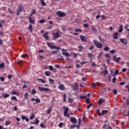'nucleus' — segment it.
I'll list each match as a JSON object with an SVG mask.
<instances>
[{"instance_id": "nucleus-41", "label": "nucleus", "mask_w": 129, "mask_h": 129, "mask_svg": "<svg viewBox=\"0 0 129 129\" xmlns=\"http://www.w3.org/2000/svg\"><path fill=\"white\" fill-rule=\"evenodd\" d=\"M68 113V107H67L65 110H64V114H66V113Z\"/></svg>"}, {"instance_id": "nucleus-2", "label": "nucleus", "mask_w": 129, "mask_h": 129, "mask_svg": "<svg viewBox=\"0 0 129 129\" xmlns=\"http://www.w3.org/2000/svg\"><path fill=\"white\" fill-rule=\"evenodd\" d=\"M56 16L59 18H64V17H66V14L61 11H57L56 12Z\"/></svg>"}, {"instance_id": "nucleus-10", "label": "nucleus", "mask_w": 129, "mask_h": 129, "mask_svg": "<svg viewBox=\"0 0 129 129\" xmlns=\"http://www.w3.org/2000/svg\"><path fill=\"white\" fill-rule=\"evenodd\" d=\"M119 41L121 43L124 44V45H126V44H127V40L125 39L121 38L119 39Z\"/></svg>"}, {"instance_id": "nucleus-32", "label": "nucleus", "mask_w": 129, "mask_h": 129, "mask_svg": "<svg viewBox=\"0 0 129 129\" xmlns=\"http://www.w3.org/2000/svg\"><path fill=\"white\" fill-rule=\"evenodd\" d=\"M45 22H46V21L45 20V19H42V20H40L39 21V23H40V24H44V23H45Z\"/></svg>"}, {"instance_id": "nucleus-13", "label": "nucleus", "mask_w": 129, "mask_h": 129, "mask_svg": "<svg viewBox=\"0 0 129 129\" xmlns=\"http://www.w3.org/2000/svg\"><path fill=\"white\" fill-rule=\"evenodd\" d=\"M70 120L71 122H73L74 123H76V122H77V119L73 117H70Z\"/></svg>"}, {"instance_id": "nucleus-19", "label": "nucleus", "mask_w": 129, "mask_h": 129, "mask_svg": "<svg viewBox=\"0 0 129 129\" xmlns=\"http://www.w3.org/2000/svg\"><path fill=\"white\" fill-rule=\"evenodd\" d=\"M49 69L50 70V71H54V72H56V69L53 68V66H49L48 67Z\"/></svg>"}, {"instance_id": "nucleus-62", "label": "nucleus", "mask_w": 129, "mask_h": 129, "mask_svg": "<svg viewBox=\"0 0 129 129\" xmlns=\"http://www.w3.org/2000/svg\"><path fill=\"white\" fill-rule=\"evenodd\" d=\"M124 84H125V82H124L120 83V85L121 86L124 85Z\"/></svg>"}, {"instance_id": "nucleus-28", "label": "nucleus", "mask_w": 129, "mask_h": 129, "mask_svg": "<svg viewBox=\"0 0 129 129\" xmlns=\"http://www.w3.org/2000/svg\"><path fill=\"white\" fill-rule=\"evenodd\" d=\"M4 67H5V63L2 62L0 63V70L2 69V68H4Z\"/></svg>"}, {"instance_id": "nucleus-1", "label": "nucleus", "mask_w": 129, "mask_h": 129, "mask_svg": "<svg viewBox=\"0 0 129 129\" xmlns=\"http://www.w3.org/2000/svg\"><path fill=\"white\" fill-rule=\"evenodd\" d=\"M93 43L95 45L96 47L98 48V49H101V48H102L103 45L100 42L95 39L93 41Z\"/></svg>"}, {"instance_id": "nucleus-64", "label": "nucleus", "mask_w": 129, "mask_h": 129, "mask_svg": "<svg viewBox=\"0 0 129 129\" xmlns=\"http://www.w3.org/2000/svg\"><path fill=\"white\" fill-rule=\"evenodd\" d=\"M74 91H76V90H78V87L74 88L73 89Z\"/></svg>"}, {"instance_id": "nucleus-44", "label": "nucleus", "mask_w": 129, "mask_h": 129, "mask_svg": "<svg viewBox=\"0 0 129 129\" xmlns=\"http://www.w3.org/2000/svg\"><path fill=\"white\" fill-rule=\"evenodd\" d=\"M113 92L114 95H116V94H117V91L116 90H113Z\"/></svg>"}, {"instance_id": "nucleus-37", "label": "nucleus", "mask_w": 129, "mask_h": 129, "mask_svg": "<svg viewBox=\"0 0 129 129\" xmlns=\"http://www.w3.org/2000/svg\"><path fill=\"white\" fill-rule=\"evenodd\" d=\"M92 31H93L94 32V33H95L97 31V30L95 27H92Z\"/></svg>"}, {"instance_id": "nucleus-61", "label": "nucleus", "mask_w": 129, "mask_h": 129, "mask_svg": "<svg viewBox=\"0 0 129 129\" xmlns=\"http://www.w3.org/2000/svg\"><path fill=\"white\" fill-rule=\"evenodd\" d=\"M125 87V88H127L128 90V92H129V85H127Z\"/></svg>"}, {"instance_id": "nucleus-49", "label": "nucleus", "mask_w": 129, "mask_h": 129, "mask_svg": "<svg viewBox=\"0 0 129 129\" xmlns=\"http://www.w3.org/2000/svg\"><path fill=\"white\" fill-rule=\"evenodd\" d=\"M63 101L65 102L66 101V94L63 95Z\"/></svg>"}, {"instance_id": "nucleus-50", "label": "nucleus", "mask_w": 129, "mask_h": 129, "mask_svg": "<svg viewBox=\"0 0 129 129\" xmlns=\"http://www.w3.org/2000/svg\"><path fill=\"white\" fill-rule=\"evenodd\" d=\"M24 97H25V98H26V99L28 98V93H25V94L24 95Z\"/></svg>"}, {"instance_id": "nucleus-27", "label": "nucleus", "mask_w": 129, "mask_h": 129, "mask_svg": "<svg viewBox=\"0 0 129 129\" xmlns=\"http://www.w3.org/2000/svg\"><path fill=\"white\" fill-rule=\"evenodd\" d=\"M40 3L43 7H46V3H44V0H40Z\"/></svg>"}, {"instance_id": "nucleus-60", "label": "nucleus", "mask_w": 129, "mask_h": 129, "mask_svg": "<svg viewBox=\"0 0 129 129\" xmlns=\"http://www.w3.org/2000/svg\"><path fill=\"white\" fill-rule=\"evenodd\" d=\"M84 28H88V24H85L84 25Z\"/></svg>"}, {"instance_id": "nucleus-30", "label": "nucleus", "mask_w": 129, "mask_h": 129, "mask_svg": "<svg viewBox=\"0 0 129 129\" xmlns=\"http://www.w3.org/2000/svg\"><path fill=\"white\" fill-rule=\"evenodd\" d=\"M86 102L87 103V104H89V103H90V99H89V98H87L86 99Z\"/></svg>"}, {"instance_id": "nucleus-16", "label": "nucleus", "mask_w": 129, "mask_h": 129, "mask_svg": "<svg viewBox=\"0 0 129 129\" xmlns=\"http://www.w3.org/2000/svg\"><path fill=\"white\" fill-rule=\"evenodd\" d=\"M113 59L115 61H116L117 63H118V62H119V59H120V57H117L115 56H113Z\"/></svg>"}, {"instance_id": "nucleus-12", "label": "nucleus", "mask_w": 129, "mask_h": 129, "mask_svg": "<svg viewBox=\"0 0 129 129\" xmlns=\"http://www.w3.org/2000/svg\"><path fill=\"white\" fill-rule=\"evenodd\" d=\"M103 102H105V99L100 98L98 101V104L100 105V104H101V103H103Z\"/></svg>"}, {"instance_id": "nucleus-9", "label": "nucleus", "mask_w": 129, "mask_h": 129, "mask_svg": "<svg viewBox=\"0 0 129 129\" xmlns=\"http://www.w3.org/2000/svg\"><path fill=\"white\" fill-rule=\"evenodd\" d=\"M49 32H44L43 35V37L45 39V40H48L49 39Z\"/></svg>"}, {"instance_id": "nucleus-57", "label": "nucleus", "mask_w": 129, "mask_h": 129, "mask_svg": "<svg viewBox=\"0 0 129 129\" xmlns=\"http://www.w3.org/2000/svg\"><path fill=\"white\" fill-rule=\"evenodd\" d=\"M91 106H92V104H90L89 105H88L87 109H88L89 108H90Z\"/></svg>"}, {"instance_id": "nucleus-42", "label": "nucleus", "mask_w": 129, "mask_h": 129, "mask_svg": "<svg viewBox=\"0 0 129 129\" xmlns=\"http://www.w3.org/2000/svg\"><path fill=\"white\" fill-rule=\"evenodd\" d=\"M51 110H52V108H50V109H49L47 111V114H50V113H51Z\"/></svg>"}, {"instance_id": "nucleus-46", "label": "nucleus", "mask_w": 129, "mask_h": 129, "mask_svg": "<svg viewBox=\"0 0 129 129\" xmlns=\"http://www.w3.org/2000/svg\"><path fill=\"white\" fill-rule=\"evenodd\" d=\"M73 127H76V125H71L70 129L73 128Z\"/></svg>"}, {"instance_id": "nucleus-29", "label": "nucleus", "mask_w": 129, "mask_h": 129, "mask_svg": "<svg viewBox=\"0 0 129 129\" xmlns=\"http://www.w3.org/2000/svg\"><path fill=\"white\" fill-rule=\"evenodd\" d=\"M8 11L10 14H15V11L12 10L10 8L8 9Z\"/></svg>"}, {"instance_id": "nucleus-24", "label": "nucleus", "mask_w": 129, "mask_h": 129, "mask_svg": "<svg viewBox=\"0 0 129 129\" xmlns=\"http://www.w3.org/2000/svg\"><path fill=\"white\" fill-rule=\"evenodd\" d=\"M45 75H46V76H50V74H51V72H49V71H46L44 73Z\"/></svg>"}, {"instance_id": "nucleus-48", "label": "nucleus", "mask_w": 129, "mask_h": 129, "mask_svg": "<svg viewBox=\"0 0 129 129\" xmlns=\"http://www.w3.org/2000/svg\"><path fill=\"white\" fill-rule=\"evenodd\" d=\"M27 56H28V54H23L22 55V58H25V57H27Z\"/></svg>"}, {"instance_id": "nucleus-47", "label": "nucleus", "mask_w": 129, "mask_h": 129, "mask_svg": "<svg viewBox=\"0 0 129 129\" xmlns=\"http://www.w3.org/2000/svg\"><path fill=\"white\" fill-rule=\"evenodd\" d=\"M31 14H32V15H36V10H35V9H33L32 13H31Z\"/></svg>"}, {"instance_id": "nucleus-43", "label": "nucleus", "mask_w": 129, "mask_h": 129, "mask_svg": "<svg viewBox=\"0 0 129 129\" xmlns=\"http://www.w3.org/2000/svg\"><path fill=\"white\" fill-rule=\"evenodd\" d=\"M115 52H116L115 50H112L110 51V53H111V54H114Z\"/></svg>"}, {"instance_id": "nucleus-17", "label": "nucleus", "mask_w": 129, "mask_h": 129, "mask_svg": "<svg viewBox=\"0 0 129 129\" xmlns=\"http://www.w3.org/2000/svg\"><path fill=\"white\" fill-rule=\"evenodd\" d=\"M118 36V32H115L113 34V39H115V40H116L117 39V36Z\"/></svg>"}, {"instance_id": "nucleus-22", "label": "nucleus", "mask_w": 129, "mask_h": 129, "mask_svg": "<svg viewBox=\"0 0 129 129\" xmlns=\"http://www.w3.org/2000/svg\"><path fill=\"white\" fill-rule=\"evenodd\" d=\"M48 81L50 82V84H54V80H53V79L49 78Z\"/></svg>"}, {"instance_id": "nucleus-20", "label": "nucleus", "mask_w": 129, "mask_h": 129, "mask_svg": "<svg viewBox=\"0 0 129 129\" xmlns=\"http://www.w3.org/2000/svg\"><path fill=\"white\" fill-rule=\"evenodd\" d=\"M122 31H123V27L122 25H120V27L119 28L118 32L121 33V32H122Z\"/></svg>"}, {"instance_id": "nucleus-7", "label": "nucleus", "mask_w": 129, "mask_h": 129, "mask_svg": "<svg viewBox=\"0 0 129 129\" xmlns=\"http://www.w3.org/2000/svg\"><path fill=\"white\" fill-rule=\"evenodd\" d=\"M105 56L107 62L108 63V64H109V63H110V54L107 53L105 54Z\"/></svg>"}, {"instance_id": "nucleus-5", "label": "nucleus", "mask_w": 129, "mask_h": 129, "mask_svg": "<svg viewBox=\"0 0 129 129\" xmlns=\"http://www.w3.org/2000/svg\"><path fill=\"white\" fill-rule=\"evenodd\" d=\"M52 36L53 37V40H56L58 38H60V34H59V31H57L56 33H52Z\"/></svg>"}, {"instance_id": "nucleus-63", "label": "nucleus", "mask_w": 129, "mask_h": 129, "mask_svg": "<svg viewBox=\"0 0 129 129\" xmlns=\"http://www.w3.org/2000/svg\"><path fill=\"white\" fill-rule=\"evenodd\" d=\"M39 53H43L44 52V50L43 49H40L38 50Z\"/></svg>"}, {"instance_id": "nucleus-33", "label": "nucleus", "mask_w": 129, "mask_h": 129, "mask_svg": "<svg viewBox=\"0 0 129 129\" xmlns=\"http://www.w3.org/2000/svg\"><path fill=\"white\" fill-rule=\"evenodd\" d=\"M68 102H69L70 103L73 102V99H72L71 98H69Z\"/></svg>"}, {"instance_id": "nucleus-18", "label": "nucleus", "mask_w": 129, "mask_h": 129, "mask_svg": "<svg viewBox=\"0 0 129 129\" xmlns=\"http://www.w3.org/2000/svg\"><path fill=\"white\" fill-rule=\"evenodd\" d=\"M107 73H108V71L107 70H105V71L102 72L101 74V75H104V76H105Z\"/></svg>"}, {"instance_id": "nucleus-54", "label": "nucleus", "mask_w": 129, "mask_h": 129, "mask_svg": "<svg viewBox=\"0 0 129 129\" xmlns=\"http://www.w3.org/2000/svg\"><path fill=\"white\" fill-rule=\"evenodd\" d=\"M115 80H116V78H113L112 79V82H113V83H115Z\"/></svg>"}, {"instance_id": "nucleus-21", "label": "nucleus", "mask_w": 129, "mask_h": 129, "mask_svg": "<svg viewBox=\"0 0 129 129\" xmlns=\"http://www.w3.org/2000/svg\"><path fill=\"white\" fill-rule=\"evenodd\" d=\"M37 81H39V82H41L42 83H45V80L42 79H37L36 80Z\"/></svg>"}, {"instance_id": "nucleus-38", "label": "nucleus", "mask_w": 129, "mask_h": 129, "mask_svg": "<svg viewBox=\"0 0 129 129\" xmlns=\"http://www.w3.org/2000/svg\"><path fill=\"white\" fill-rule=\"evenodd\" d=\"M35 101L37 103H40L41 102V100L39 99H35Z\"/></svg>"}, {"instance_id": "nucleus-6", "label": "nucleus", "mask_w": 129, "mask_h": 129, "mask_svg": "<svg viewBox=\"0 0 129 129\" xmlns=\"http://www.w3.org/2000/svg\"><path fill=\"white\" fill-rule=\"evenodd\" d=\"M58 86V88L59 89H60V90H65V87H64V85L63 84H61V83L60 82H58L57 83Z\"/></svg>"}, {"instance_id": "nucleus-40", "label": "nucleus", "mask_w": 129, "mask_h": 129, "mask_svg": "<svg viewBox=\"0 0 129 129\" xmlns=\"http://www.w3.org/2000/svg\"><path fill=\"white\" fill-rule=\"evenodd\" d=\"M39 123V119H35V122L34 123V124H38Z\"/></svg>"}, {"instance_id": "nucleus-34", "label": "nucleus", "mask_w": 129, "mask_h": 129, "mask_svg": "<svg viewBox=\"0 0 129 129\" xmlns=\"http://www.w3.org/2000/svg\"><path fill=\"white\" fill-rule=\"evenodd\" d=\"M35 118V115L32 113L31 115L30 116V119H34Z\"/></svg>"}, {"instance_id": "nucleus-56", "label": "nucleus", "mask_w": 129, "mask_h": 129, "mask_svg": "<svg viewBox=\"0 0 129 129\" xmlns=\"http://www.w3.org/2000/svg\"><path fill=\"white\" fill-rule=\"evenodd\" d=\"M95 86H96V84H95V83H92V88H94V87H95Z\"/></svg>"}, {"instance_id": "nucleus-23", "label": "nucleus", "mask_w": 129, "mask_h": 129, "mask_svg": "<svg viewBox=\"0 0 129 129\" xmlns=\"http://www.w3.org/2000/svg\"><path fill=\"white\" fill-rule=\"evenodd\" d=\"M108 111L107 110H102L101 113V115H103L104 114L107 113Z\"/></svg>"}, {"instance_id": "nucleus-26", "label": "nucleus", "mask_w": 129, "mask_h": 129, "mask_svg": "<svg viewBox=\"0 0 129 129\" xmlns=\"http://www.w3.org/2000/svg\"><path fill=\"white\" fill-rule=\"evenodd\" d=\"M2 96H3V97H4V98H7V97H9L10 96V94H3L2 95Z\"/></svg>"}, {"instance_id": "nucleus-8", "label": "nucleus", "mask_w": 129, "mask_h": 129, "mask_svg": "<svg viewBox=\"0 0 129 129\" xmlns=\"http://www.w3.org/2000/svg\"><path fill=\"white\" fill-rule=\"evenodd\" d=\"M38 89L41 92H43V91H49L50 89L48 88H43L41 87H38Z\"/></svg>"}, {"instance_id": "nucleus-3", "label": "nucleus", "mask_w": 129, "mask_h": 129, "mask_svg": "<svg viewBox=\"0 0 129 129\" xmlns=\"http://www.w3.org/2000/svg\"><path fill=\"white\" fill-rule=\"evenodd\" d=\"M23 10H24V8L22 6V5L18 6L16 13L17 16H19L20 14L22 13Z\"/></svg>"}, {"instance_id": "nucleus-45", "label": "nucleus", "mask_w": 129, "mask_h": 129, "mask_svg": "<svg viewBox=\"0 0 129 129\" xmlns=\"http://www.w3.org/2000/svg\"><path fill=\"white\" fill-rule=\"evenodd\" d=\"M75 32H82V30L80 29H77L75 30Z\"/></svg>"}, {"instance_id": "nucleus-53", "label": "nucleus", "mask_w": 129, "mask_h": 129, "mask_svg": "<svg viewBox=\"0 0 129 129\" xmlns=\"http://www.w3.org/2000/svg\"><path fill=\"white\" fill-rule=\"evenodd\" d=\"M0 80L1 81H5V78H4V77H1V78H0Z\"/></svg>"}, {"instance_id": "nucleus-58", "label": "nucleus", "mask_w": 129, "mask_h": 129, "mask_svg": "<svg viewBox=\"0 0 129 129\" xmlns=\"http://www.w3.org/2000/svg\"><path fill=\"white\" fill-rule=\"evenodd\" d=\"M86 96H82V95H81V96H80V98H82V99H85V98H86Z\"/></svg>"}, {"instance_id": "nucleus-51", "label": "nucleus", "mask_w": 129, "mask_h": 129, "mask_svg": "<svg viewBox=\"0 0 129 129\" xmlns=\"http://www.w3.org/2000/svg\"><path fill=\"white\" fill-rule=\"evenodd\" d=\"M97 112L98 113L99 115H101V113H100L99 109L97 110Z\"/></svg>"}, {"instance_id": "nucleus-15", "label": "nucleus", "mask_w": 129, "mask_h": 129, "mask_svg": "<svg viewBox=\"0 0 129 129\" xmlns=\"http://www.w3.org/2000/svg\"><path fill=\"white\" fill-rule=\"evenodd\" d=\"M28 20L30 24H35V19H33L31 17H29Z\"/></svg>"}, {"instance_id": "nucleus-14", "label": "nucleus", "mask_w": 129, "mask_h": 129, "mask_svg": "<svg viewBox=\"0 0 129 129\" xmlns=\"http://www.w3.org/2000/svg\"><path fill=\"white\" fill-rule=\"evenodd\" d=\"M80 39L82 42H87V39L84 36H80Z\"/></svg>"}, {"instance_id": "nucleus-36", "label": "nucleus", "mask_w": 129, "mask_h": 129, "mask_svg": "<svg viewBox=\"0 0 129 129\" xmlns=\"http://www.w3.org/2000/svg\"><path fill=\"white\" fill-rule=\"evenodd\" d=\"M11 100H18V99H17V97H16V96H13L11 97Z\"/></svg>"}, {"instance_id": "nucleus-59", "label": "nucleus", "mask_w": 129, "mask_h": 129, "mask_svg": "<svg viewBox=\"0 0 129 129\" xmlns=\"http://www.w3.org/2000/svg\"><path fill=\"white\" fill-rule=\"evenodd\" d=\"M101 18H102V20H106V19L105 18V16H104V15H102Z\"/></svg>"}, {"instance_id": "nucleus-52", "label": "nucleus", "mask_w": 129, "mask_h": 129, "mask_svg": "<svg viewBox=\"0 0 129 129\" xmlns=\"http://www.w3.org/2000/svg\"><path fill=\"white\" fill-rule=\"evenodd\" d=\"M32 94H36V90L33 89L32 90Z\"/></svg>"}, {"instance_id": "nucleus-4", "label": "nucleus", "mask_w": 129, "mask_h": 129, "mask_svg": "<svg viewBox=\"0 0 129 129\" xmlns=\"http://www.w3.org/2000/svg\"><path fill=\"white\" fill-rule=\"evenodd\" d=\"M47 46H48V47H49L50 49H60L59 47H56V46L54 45V43L52 42L51 43L47 42Z\"/></svg>"}, {"instance_id": "nucleus-25", "label": "nucleus", "mask_w": 129, "mask_h": 129, "mask_svg": "<svg viewBox=\"0 0 129 129\" xmlns=\"http://www.w3.org/2000/svg\"><path fill=\"white\" fill-rule=\"evenodd\" d=\"M29 30L30 32H33V26H32V24L29 25Z\"/></svg>"}, {"instance_id": "nucleus-55", "label": "nucleus", "mask_w": 129, "mask_h": 129, "mask_svg": "<svg viewBox=\"0 0 129 129\" xmlns=\"http://www.w3.org/2000/svg\"><path fill=\"white\" fill-rule=\"evenodd\" d=\"M58 51L53 50L52 51V54H57Z\"/></svg>"}, {"instance_id": "nucleus-35", "label": "nucleus", "mask_w": 129, "mask_h": 129, "mask_svg": "<svg viewBox=\"0 0 129 129\" xmlns=\"http://www.w3.org/2000/svg\"><path fill=\"white\" fill-rule=\"evenodd\" d=\"M12 94H14V95H18V93L17 92V91L14 90V91H12V93H11Z\"/></svg>"}, {"instance_id": "nucleus-31", "label": "nucleus", "mask_w": 129, "mask_h": 129, "mask_svg": "<svg viewBox=\"0 0 129 129\" xmlns=\"http://www.w3.org/2000/svg\"><path fill=\"white\" fill-rule=\"evenodd\" d=\"M9 124H11V121L7 120L5 122V125L7 126L8 125H9Z\"/></svg>"}, {"instance_id": "nucleus-39", "label": "nucleus", "mask_w": 129, "mask_h": 129, "mask_svg": "<svg viewBox=\"0 0 129 129\" xmlns=\"http://www.w3.org/2000/svg\"><path fill=\"white\" fill-rule=\"evenodd\" d=\"M40 126L41 127H43V128H46V126H45V124L44 123H41L40 124Z\"/></svg>"}, {"instance_id": "nucleus-11", "label": "nucleus", "mask_w": 129, "mask_h": 129, "mask_svg": "<svg viewBox=\"0 0 129 129\" xmlns=\"http://www.w3.org/2000/svg\"><path fill=\"white\" fill-rule=\"evenodd\" d=\"M66 50L64 49H62V55H64V56H67V57H69V56H70V54L68 53V52H66Z\"/></svg>"}]
</instances>
